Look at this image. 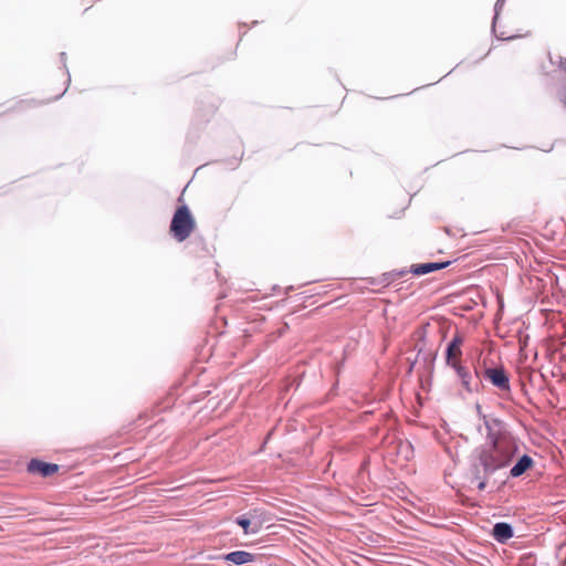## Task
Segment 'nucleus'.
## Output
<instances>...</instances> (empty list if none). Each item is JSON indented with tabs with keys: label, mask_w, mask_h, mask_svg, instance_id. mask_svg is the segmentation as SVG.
I'll list each match as a JSON object with an SVG mask.
<instances>
[{
	"label": "nucleus",
	"mask_w": 566,
	"mask_h": 566,
	"mask_svg": "<svg viewBox=\"0 0 566 566\" xmlns=\"http://www.w3.org/2000/svg\"><path fill=\"white\" fill-rule=\"evenodd\" d=\"M482 419L483 424L479 426V432L485 436L490 442L481 449L479 464L482 467L484 475L489 476L511 462L517 452V443L504 430L500 420L486 416H483Z\"/></svg>",
	"instance_id": "obj_1"
},
{
	"label": "nucleus",
	"mask_w": 566,
	"mask_h": 566,
	"mask_svg": "<svg viewBox=\"0 0 566 566\" xmlns=\"http://www.w3.org/2000/svg\"><path fill=\"white\" fill-rule=\"evenodd\" d=\"M195 229V220L187 206H179V242L184 241Z\"/></svg>",
	"instance_id": "obj_2"
},
{
	"label": "nucleus",
	"mask_w": 566,
	"mask_h": 566,
	"mask_svg": "<svg viewBox=\"0 0 566 566\" xmlns=\"http://www.w3.org/2000/svg\"><path fill=\"white\" fill-rule=\"evenodd\" d=\"M235 522L243 528L245 535L256 534L262 527V522L255 513L240 515Z\"/></svg>",
	"instance_id": "obj_3"
},
{
	"label": "nucleus",
	"mask_w": 566,
	"mask_h": 566,
	"mask_svg": "<svg viewBox=\"0 0 566 566\" xmlns=\"http://www.w3.org/2000/svg\"><path fill=\"white\" fill-rule=\"evenodd\" d=\"M28 471L32 474H39L46 478L56 473L59 471V465L33 459L28 464Z\"/></svg>",
	"instance_id": "obj_4"
},
{
	"label": "nucleus",
	"mask_w": 566,
	"mask_h": 566,
	"mask_svg": "<svg viewBox=\"0 0 566 566\" xmlns=\"http://www.w3.org/2000/svg\"><path fill=\"white\" fill-rule=\"evenodd\" d=\"M485 377L497 388L509 389V378L502 369L489 368L485 370Z\"/></svg>",
	"instance_id": "obj_5"
},
{
	"label": "nucleus",
	"mask_w": 566,
	"mask_h": 566,
	"mask_svg": "<svg viewBox=\"0 0 566 566\" xmlns=\"http://www.w3.org/2000/svg\"><path fill=\"white\" fill-rule=\"evenodd\" d=\"M224 560L232 565H243L253 560V555L244 551H235L224 555Z\"/></svg>",
	"instance_id": "obj_6"
},
{
	"label": "nucleus",
	"mask_w": 566,
	"mask_h": 566,
	"mask_svg": "<svg viewBox=\"0 0 566 566\" xmlns=\"http://www.w3.org/2000/svg\"><path fill=\"white\" fill-rule=\"evenodd\" d=\"M460 345H461V339L455 337L452 339V342L448 345V348H447V361L453 368L459 367V365L457 363V358L461 355Z\"/></svg>",
	"instance_id": "obj_7"
},
{
	"label": "nucleus",
	"mask_w": 566,
	"mask_h": 566,
	"mask_svg": "<svg viewBox=\"0 0 566 566\" xmlns=\"http://www.w3.org/2000/svg\"><path fill=\"white\" fill-rule=\"evenodd\" d=\"M493 536L497 542L505 543L513 536V528L506 523H496L493 526Z\"/></svg>",
	"instance_id": "obj_8"
},
{
	"label": "nucleus",
	"mask_w": 566,
	"mask_h": 566,
	"mask_svg": "<svg viewBox=\"0 0 566 566\" xmlns=\"http://www.w3.org/2000/svg\"><path fill=\"white\" fill-rule=\"evenodd\" d=\"M533 464V460L528 455H523L518 459V461L514 464V467L511 469L510 474L513 478L521 476L523 473H525Z\"/></svg>",
	"instance_id": "obj_9"
},
{
	"label": "nucleus",
	"mask_w": 566,
	"mask_h": 566,
	"mask_svg": "<svg viewBox=\"0 0 566 566\" xmlns=\"http://www.w3.org/2000/svg\"><path fill=\"white\" fill-rule=\"evenodd\" d=\"M448 264H449V262H444V263H423V264H417V265H413V268H412V272H413L416 275H423V274H427V273L433 272V271H436V270L443 269V268H446Z\"/></svg>",
	"instance_id": "obj_10"
},
{
	"label": "nucleus",
	"mask_w": 566,
	"mask_h": 566,
	"mask_svg": "<svg viewBox=\"0 0 566 566\" xmlns=\"http://www.w3.org/2000/svg\"><path fill=\"white\" fill-rule=\"evenodd\" d=\"M454 369L457 370V374H458L459 378L461 379L462 386L468 391H472L473 390V386L471 384L472 376L468 371H465L461 366H459Z\"/></svg>",
	"instance_id": "obj_11"
},
{
	"label": "nucleus",
	"mask_w": 566,
	"mask_h": 566,
	"mask_svg": "<svg viewBox=\"0 0 566 566\" xmlns=\"http://www.w3.org/2000/svg\"><path fill=\"white\" fill-rule=\"evenodd\" d=\"M399 454L403 460H408L412 454L411 444L408 441H400L397 446Z\"/></svg>",
	"instance_id": "obj_12"
},
{
	"label": "nucleus",
	"mask_w": 566,
	"mask_h": 566,
	"mask_svg": "<svg viewBox=\"0 0 566 566\" xmlns=\"http://www.w3.org/2000/svg\"><path fill=\"white\" fill-rule=\"evenodd\" d=\"M170 232L177 237V210L175 211L171 223H170Z\"/></svg>",
	"instance_id": "obj_13"
},
{
	"label": "nucleus",
	"mask_w": 566,
	"mask_h": 566,
	"mask_svg": "<svg viewBox=\"0 0 566 566\" xmlns=\"http://www.w3.org/2000/svg\"><path fill=\"white\" fill-rule=\"evenodd\" d=\"M32 105H35V102H33V101H31V102H28V101H21V102H19V104H18V108H19V109H25V108H28V107H30V106H32Z\"/></svg>",
	"instance_id": "obj_14"
},
{
	"label": "nucleus",
	"mask_w": 566,
	"mask_h": 566,
	"mask_svg": "<svg viewBox=\"0 0 566 566\" xmlns=\"http://www.w3.org/2000/svg\"><path fill=\"white\" fill-rule=\"evenodd\" d=\"M504 0H497L495 3V18L496 20L500 9L503 7Z\"/></svg>",
	"instance_id": "obj_15"
},
{
	"label": "nucleus",
	"mask_w": 566,
	"mask_h": 566,
	"mask_svg": "<svg viewBox=\"0 0 566 566\" xmlns=\"http://www.w3.org/2000/svg\"><path fill=\"white\" fill-rule=\"evenodd\" d=\"M485 486H486L485 481H481V482L479 483V485H478L479 490H484V489H485Z\"/></svg>",
	"instance_id": "obj_16"
}]
</instances>
